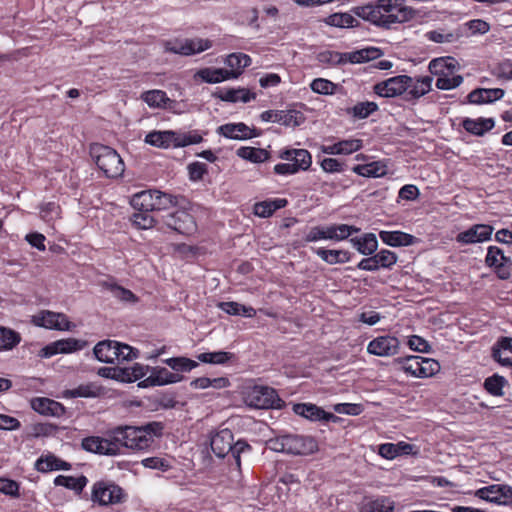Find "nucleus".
<instances>
[{
  "instance_id": "f257e3e1",
  "label": "nucleus",
  "mask_w": 512,
  "mask_h": 512,
  "mask_svg": "<svg viewBox=\"0 0 512 512\" xmlns=\"http://www.w3.org/2000/svg\"><path fill=\"white\" fill-rule=\"evenodd\" d=\"M163 424L150 422L142 426H117L105 432L104 436H88L82 439V448L91 453L117 456L123 448L132 450L148 449L155 437L162 435Z\"/></svg>"
},
{
  "instance_id": "f03ea898",
  "label": "nucleus",
  "mask_w": 512,
  "mask_h": 512,
  "mask_svg": "<svg viewBox=\"0 0 512 512\" xmlns=\"http://www.w3.org/2000/svg\"><path fill=\"white\" fill-rule=\"evenodd\" d=\"M351 11L359 18L384 29L414 19L417 11L405 4V0H377L366 5L355 6Z\"/></svg>"
},
{
  "instance_id": "7ed1b4c3",
  "label": "nucleus",
  "mask_w": 512,
  "mask_h": 512,
  "mask_svg": "<svg viewBox=\"0 0 512 512\" xmlns=\"http://www.w3.org/2000/svg\"><path fill=\"white\" fill-rule=\"evenodd\" d=\"M267 446L275 452L308 455L318 450L317 441L310 436L287 434L268 440Z\"/></svg>"
},
{
  "instance_id": "20e7f679",
  "label": "nucleus",
  "mask_w": 512,
  "mask_h": 512,
  "mask_svg": "<svg viewBox=\"0 0 512 512\" xmlns=\"http://www.w3.org/2000/svg\"><path fill=\"white\" fill-rule=\"evenodd\" d=\"M383 51L378 47H365L352 52L341 53L337 51L325 50L317 55L319 62L333 66L351 64H361L380 58Z\"/></svg>"
},
{
  "instance_id": "39448f33",
  "label": "nucleus",
  "mask_w": 512,
  "mask_h": 512,
  "mask_svg": "<svg viewBox=\"0 0 512 512\" xmlns=\"http://www.w3.org/2000/svg\"><path fill=\"white\" fill-rule=\"evenodd\" d=\"M90 155L97 167L108 178L122 176L125 165L117 151L109 146L94 143L90 146Z\"/></svg>"
},
{
  "instance_id": "423d86ee",
  "label": "nucleus",
  "mask_w": 512,
  "mask_h": 512,
  "mask_svg": "<svg viewBox=\"0 0 512 512\" xmlns=\"http://www.w3.org/2000/svg\"><path fill=\"white\" fill-rule=\"evenodd\" d=\"M359 232V228L347 224H333L329 226L312 227L305 236L307 242L318 240L341 241L347 239L353 233Z\"/></svg>"
},
{
  "instance_id": "0eeeda50",
  "label": "nucleus",
  "mask_w": 512,
  "mask_h": 512,
  "mask_svg": "<svg viewBox=\"0 0 512 512\" xmlns=\"http://www.w3.org/2000/svg\"><path fill=\"white\" fill-rule=\"evenodd\" d=\"M246 401L257 409H280L284 404L276 390L267 386H254L247 394Z\"/></svg>"
},
{
  "instance_id": "6e6552de",
  "label": "nucleus",
  "mask_w": 512,
  "mask_h": 512,
  "mask_svg": "<svg viewBox=\"0 0 512 512\" xmlns=\"http://www.w3.org/2000/svg\"><path fill=\"white\" fill-rule=\"evenodd\" d=\"M125 494L121 487L108 481H98L92 487L91 500L99 505L118 504Z\"/></svg>"
},
{
  "instance_id": "1a4fd4ad",
  "label": "nucleus",
  "mask_w": 512,
  "mask_h": 512,
  "mask_svg": "<svg viewBox=\"0 0 512 512\" xmlns=\"http://www.w3.org/2000/svg\"><path fill=\"white\" fill-rule=\"evenodd\" d=\"M163 223L180 234L190 235L196 230L193 216L185 210H176L162 216Z\"/></svg>"
},
{
  "instance_id": "9d476101",
  "label": "nucleus",
  "mask_w": 512,
  "mask_h": 512,
  "mask_svg": "<svg viewBox=\"0 0 512 512\" xmlns=\"http://www.w3.org/2000/svg\"><path fill=\"white\" fill-rule=\"evenodd\" d=\"M475 495L488 502L499 505L512 504V487L505 484H492L478 489Z\"/></svg>"
},
{
  "instance_id": "9b49d317",
  "label": "nucleus",
  "mask_w": 512,
  "mask_h": 512,
  "mask_svg": "<svg viewBox=\"0 0 512 512\" xmlns=\"http://www.w3.org/2000/svg\"><path fill=\"white\" fill-rule=\"evenodd\" d=\"M212 46V42L208 39L194 38V39H183L167 42L166 50L181 54V55H193L203 52Z\"/></svg>"
},
{
  "instance_id": "f8f14e48",
  "label": "nucleus",
  "mask_w": 512,
  "mask_h": 512,
  "mask_svg": "<svg viewBox=\"0 0 512 512\" xmlns=\"http://www.w3.org/2000/svg\"><path fill=\"white\" fill-rule=\"evenodd\" d=\"M485 262L489 267L495 269L500 279L506 280L510 277L512 260L505 256L504 252L497 246L488 247Z\"/></svg>"
},
{
  "instance_id": "ddd939ff",
  "label": "nucleus",
  "mask_w": 512,
  "mask_h": 512,
  "mask_svg": "<svg viewBox=\"0 0 512 512\" xmlns=\"http://www.w3.org/2000/svg\"><path fill=\"white\" fill-rule=\"evenodd\" d=\"M410 82V76L398 75L377 83L374 92L381 97H396L405 93Z\"/></svg>"
},
{
  "instance_id": "4468645a",
  "label": "nucleus",
  "mask_w": 512,
  "mask_h": 512,
  "mask_svg": "<svg viewBox=\"0 0 512 512\" xmlns=\"http://www.w3.org/2000/svg\"><path fill=\"white\" fill-rule=\"evenodd\" d=\"M400 341L395 336H378L367 346L368 353L380 357H391L399 353Z\"/></svg>"
},
{
  "instance_id": "2eb2a0df",
  "label": "nucleus",
  "mask_w": 512,
  "mask_h": 512,
  "mask_svg": "<svg viewBox=\"0 0 512 512\" xmlns=\"http://www.w3.org/2000/svg\"><path fill=\"white\" fill-rule=\"evenodd\" d=\"M397 259L394 252L383 249L371 257L362 259L357 267L365 271H377L380 268L390 269L395 265Z\"/></svg>"
},
{
  "instance_id": "dca6fc26",
  "label": "nucleus",
  "mask_w": 512,
  "mask_h": 512,
  "mask_svg": "<svg viewBox=\"0 0 512 512\" xmlns=\"http://www.w3.org/2000/svg\"><path fill=\"white\" fill-rule=\"evenodd\" d=\"M32 322L40 327L56 330H69L70 322L63 313L48 310L41 311L32 317Z\"/></svg>"
},
{
  "instance_id": "f3484780",
  "label": "nucleus",
  "mask_w": 512,
  "mask_h": 512,
  "mask_svg": "<svg viewBox=\"0 0 512 512\" xmlns=\"http://www.w3.org/2000/svg\"><path fill=\"white\" fill-rule=\"evenodd\" d=\"M86 342L75 338H67L52 342L43 347L39 356L49 358L59 353H72L85 347Z\"/></svg>"
},
{
  "instance_id": "a211bd4d",
  "label": "nucleus",
  "mask_w": 512,
  "mask_h": 512,
  "mask_svg": "<svg viewBox=\"0 0 512 512\" xmlns=\"http://www.w3.org/2000/svg\"><path fill=\"white\" fill-rule=\"evenodd\" d=\"M262 121L277 122L285 126H299L305 121L303 113L296 110H267L260 115Z\"/></svg>"
},
{
  "instance_id": "6ab92c4d",
  "label": "nucleus",
  "mask_w": 512,
  "mask_h": 512,
  "mask_svg": "<svg viewBox=\"0 0 512 512\" xmlns=\"http://www.w3.org/2000/svg\"><path fill=\"white\" fill-rule=\"evenodd\" d=\"M493 227L487 224H475L469 229L460 232L456 241L461 244H474L487 241L491 238Z\"/></svg>"
},
{
  "instance_id": "aec40b11",
  "label": "nucleus",
  "mask_w": 512,
  "mask_h": 512,
  "mask_svg": "<svg viewBox=\"0 0 512 512\" xmlns=\"http://www.w3.org/2000/svg\"><path fill=\"white\" fill-rule=\"evenodd\" d=\"M183 380V376L179 373L170 372L163 367H155L151 374L139 383L140 387L163 386L167 384L177 383Z\"/></svg>"
},
{
  "instance_id": "412c9836",
  "label": "nucleus",
  "mask_w": 512,
  "mask_h": 512,
  "mask_svg": "<svg viewBox=\"0 0 512 512\" xmlns=\"http://www.w3.org/2000/svg\"><path fill=\"white\" fill-rule=\"evenodd\" d=\"M234 436L230 429H221L214 433L210 439V446L213 453L219 457L224 458L232 450Z\"/></svg>"
},
{
  "instance_id": "4be33fe9",
  "label": "nucleus",
  "mask_w": 512,
  "mask_h": 512,
  "mask_svg": "<svg viewBox=\"0 0 512 512\" xmlns=\"http://www.w3.org/2000/svg\"><path fill=\"white\" fill-rule=\"evenodd\" d=\"M293 411L306 419L312 421H330L335 420L337 417L332 414L325 412L322 408L312 403H298L293 406Z\"/></svg>"
},
{
  "instance_id": "5701e85b",
  "label": "nucleus",
  "mask_w": 512,
  "mask_h": 512,
  "mask_svg": "<svg viewBox=\"0 0 512 512\" xmlns=\"http://www.w3.org/2000/svg\"><path fill=\"white\" fill-rule=\"evenodd\" d=\"M432 81L433 79L430 76L415 79L411 77V82L404 93V100L414 102L427 94L431 90Z\"/></svg>"
},
{
  "instance_id": "b1692460",
  "label": "nucleus",
  "mask_w": 512,
  "mask_h": 512,
  "mask_svg": "<svg viewBox=\"0 0 512 512\" xmlns=\"http://www.w3.org/2000/svg\"><path fill=\"white\" fill-rule=\"evenodd\" d=\"M31 407L45 416L61 417L65 413V407L61 403L45 397L32 399Z\"/></svg>"
},
{
  "instance_id": "393cba45",
  "label": "nucleus",
  "mask_w": 512,
  "mask_h": 512,
  "mask_svg": "<svg viewBox=\"0 0 512 512\" xmlns=\"http://www.w3.org/2000/svg\"><path fill=\"white\" fill-rule=\"evenodd\" d=\"M492 357L500 365L512 367V338L501 337L492 348Z\"/></svg>"
},
{
  "instance_id": "a878e982",
  "label": "nucleus",
  "mask_w": 512,
  "mask_h": 512,
  "mask_svg": "<svg viewBox=\"0 0 512 512\" xmlns=\"http://www.w3.org/2000/svg\"><path fill=\"white\" fill-rule=\"evenodd\" d=\"M217 132L226 138L239 140L249 139L259 135L258 133H252L253 130L244 123L224 124L218 127Z\"/></svg>"
},
{
  "instance_id": "bb28decb",
  "label": "nucleus",
  "mask_w": 512,
  "mask_h": 512,
  "mask_svg": "<svg viewBox=\"0 0 512 512\" xmlns=\"http://www.w3.org/2000/svg\"><path fill=\"white\" fill-rule=\"evenodd\" d=\"M504 93V90L501 88H477L468 94L467 100L471 104L492 103L501 99Z\"/></svg>"
},
{
  "instance_id": "cd10ccee",
  "label": "nucleus",
  "mask_w": 512,
  "mask_h": 512,
  "mask_svg": "<svg viewBox=\"0 0 512 512\" xmlns=\"http://www.w3.org/2000/svg\"><path fill=\"white\" fill-rule=\"evenodd\" d=\"M140 99L151 108L171 109V105L175 104V101L170 99L166 92L158 89L143 92Z\"/></svg>"
},
{
  "instance_id": "c85d7f7f",
  "label": "nucleus",
  "mask_w": 512,
  "mask_h": 512,
  "mask_svg": "<svg viewBox=\"0 0 512 512\" xmlns=\"http://www.w3.org/2000/svg\"><path fill=\"white\" fill-rule=\"evenodd\" d=\"M145 143L162 149H167L170 146L176 147L175 131H151L144 139Z\"/></svg>"
},
{
  "instance_id": "c756f323",
  "label": "nucleus",
  "mask_w": 512,
  "mask_h": 512,
  "mask_svg": "<svg viewBox=\"0 0 512 512\" xmlns=\"http://www.w3.org/2000/svg\"><path fill=\"white\" fill-rule=\"evenodd\" d=\"M119 342L113 340H104L96 344L94 347L95 357L105 363H114L117 359V350Z\"/></svg>"
},
{
  "instance_id": "7c9ffc66",
  "label": "nucleus",
  "mask_w": 512,
  "mask_h": 512,
  "mask_svg": "<svg viewBox=\"0 0 512 512\" xmlns=\"http://www.w3.org/2000/svg\"><path fill=\"white\" fill-rule=\"evenodd\" d=\"M197 76L207 83H219L227 79H236L239 73L223 68H204L197 72Z\"/></svg>"
},
{
  "instance_id": "2f4dec72",
  "label": "nucleus",
  "mask_w": 512,
  "mask_h": 512,
  "mask_svg": "<svg viewBox=\"0 0 512 512\" xmlns=\"http://www.w3.org/2000/svg\"><path fill=\"white\" fill-rule=\"evenodd\" d=\"M495 122L492 118H464L462 127L470 134L475 136H483L486 132L493 129Z\"/></svg>"
},
{
  "instance_id": "473e14b6",
  "label": "nucleus",
  "mask_w": 512,
  "mask_h": 512,
  "mask_svg": "<svg viewBox=\"0 0 512 512\" xmlns=\"http://www.w3.org/2000/svg\"><path fill=\"white\" fill-rule=\"evenodd\" d=\"M356 15L350 10L345 13H333L324 19V23L338 28H355L360 26Z\"/></svg>"
},
{
  "instance_id": "72a5a7b5",
  "label": "nucleus",
  "mask_w": 512,
  "mask_h": 512,
  "mask_svg": "<svg viewBox=\"0 0 512 512\" xmlns=\"http://www.w3.org/2000/svg\"><path fill=\"white\" fill-rule=\"evenodd\" d=\"M379 237L386 245L409 246L414 243L415 237L402 231H381Z\"/></svg>"
},
{
  "instance_id": "f704fd0d",
  "label": "nucleus",
  "mask_w": 512,
  "mask_h": 512,
  "mask_svg": "<svg viewBox=\"0 0 512 512\" xmlns=\"http://www.w3.org/2000/svg\"><path fill=\"white\" fill-rule=\"evenodd\" d=\"M35 467L40 472H49L52 470H70L71 464L53 454H49L41 456L36 461Z\"/></svg>"
},
{
  "instance_id": "c9c22d12",
  "label": "nucleus",
  "mask_w": 512,
  "mask_h": 512,
  "mask_svg": "<svg viewBox=\"0 0 512 512\" xmlns=\"http://www.w3.org/2000/svg\"><path fill=\"white\" fill-rule=\"evenodd\" d=\"M459 64L453 57H440L430 61L428 69L431 74L440 77L452 70H458Z\"/></svg>"
},
{
  "instance_id": "e433bc0d",
  "label": "nucleus",
  "mask_w": 512,
  "mask_h": 512,
  "mask_svg": "<svg viewBox=\"0 0 512 512\" xmlns=\"http://www.w3.org/2000/svg\"><path fill=\"white\" fill-rule=\"evenodd\" d=\"M216 97L226 102H238L241 101L243 103H247L252 99H255V93H251L246 88H238V89H226L216 93Z\"/></svg>"
},
{
  "instance_id": "4c0bfd02",
  "label": "nucleus",
  "mask_w": 512,
  "mask_h": 512,
  "mask_svg": "<svg viewBox=\"0 0 512 512\" xmlns=\"http://www.w3.org/2000/svg\"><path fill=\"white\" fill-rule=\"evenodd\" d=\"M287 203V200L284 198H276L274 200L258 202L254 205V214L262 218H267L270 217L276 210L285 207Z\"/></svg>"
},
{
  "instance_id": "58836bf2",
  "label": "nucleus",
  "mask_w": 512,
  "mask_h": 512,
  "mask_svg": "<svg viewBox=\"0 0 512 512\" xmlns=\"http://www.w3.org/2000/svg\"><path fill=\"white\" fill-rule=\"evenodd\" d=\"M87 483L88 479L84 475L79 477L58 475L54 479V484L56 486H63L67 489L73 490L76 494H80Z\"/></svg>"
},
{
  "instance_id": "ea45409f",
  "label": "nucleus",
  "mask_w": 512,
  "mask_h": 512,
  "mask_svg": "<svg viewBox=\"0 0 512 512\" xmlns=\"http://www.w3.org/2000/svg\"><path fill=\"white\" fill-rule=\"evenodd\" d=\"M154 193L155 190H145L135 194L131 205L138 211H154Z\"/></svg>"
},
{
  "instance_id": "a19ab883",
  "label": "nucleus",
  "mask_w": 512,
  "mask_h": 512,
  "mask_svg": "<svg viewBox=\"0 0 512 512\" xmlns=\"http://www.w3.org/2000/svg\"><path fill=\"white\" fill-rule=\"evenodd\" d=\"M420 361H422V357L420 356H408L395 359V362L400 365L405 373L422 378V363Z\"/></svg>"
},
{
  "instance_id": "79ce46f5",
  "label": "nucleus",
  "mask_w": 512,
  "mask_h": 512,
  "mask_svg": "<svg viewBox=\"0 0 512 512\" xmlns=\"http://www.w3.org/2000/svg\"><path fill=\"white\" fill-rule=\"evenodd\" d=\"M316 254L328 264L345 263L350 260V252L345 250H328L325 248H318Z\"/></svg>"
},
{
  "instance_id": "37998d69",
  "label": "nucleus",
  "mask_w": 512,
  "mask_h": 512,
  "mask_svg": "<svg viewBox=\"0 0 512 512\" xmlns=\"http://www.w3.org/2000/svg\"><path fill=\"white\" fill-rule=\"evenodd\" d=\"M237 155L253 163H262L270 158V153L266 149L255 147H240Z\"/></svg>"
},
{
  "instance_id": "c03bdc74",
  "label": "nucleus",
  "mask_w": 512,
  "mask_h": 512,
  "mask_svg": "<svg viewBox=\"0 0 512 512\" xmlns=\"http://www.w3.org/2000/svg\"><path fill=\"white\" fill-rule=\"evenodd\" d=\"M351 242L363 255H372L378 247L376 236L372 233L365 234L362 238H353Z\"/></svg>"
},
{
  "instance_id": "a18cd8bd",
  "label": "nucleus",
  "mask_w": 512,
  "mask_h": 512,
  "mask_svg": "<svg viewBox=\"0 0 512 512\" xmlns=\"http://www.w3.org/2000/svg\"><path fill=\"white\" fill-rule=\"evenodd\" d=\"M218 307L229 315H243L252 318L256 315V310L251 306H245L237 302H220Z\"/></svg>"
},
{
  "instance_id": "49530a36",
  "label": "nucleus",
  "mask_w": 512,
  "mask_h": 512,
  "mask_svg": "<svg viewBox=\"0 0 512 512\" xmlns=\"http://www.w3.org/2000/svg\"><path fill=\"white\" fill-rule=\"evenodd\" d=\"M352 171L364 177H380L386 173V166L379 161L363 165H356Z\"/></svg>"
},
{
  "instance_id": "de8ad7c7",
  "label": "nucleus",
  "mask_w": 512,
  "mask_h": 512,
  "mask_svg": "<svg viewBox=\"0 0 512 512\" xmlns=\"http://www.w3.org/2000/svg\"><path fill=\"white\" fill-rule=\"evenodd\" d=\"M191 387L195 389H206L212 387L214 389L226 388L230 385L229 379L226 377L208 378L199 377L191 382Z\"/></svg>"
},
{
  "instance_id": "09e8293b",
  "label": "nucleus",
  "mask_w": 512,
  "mask_h": 512,
  "mask_svg": "<svg viewBox=\"0 0 512 512\" xmlns=\"http://www.w3.org/2000/svg\"><path fill=\"white\" fill-rule=\"evenodd\" d=\"M225 64L230 67L229 71L238 72L240 76L244 68L251 64V58L244 53H231L226 57Z\"/></svg>"
},
{
  "instance_id": "8fccbe9b",
  "label": "nucleus",
  "mask_w": 512,
  "mask_h": 512,
  "mask_svg": "<svg viewBox=\"0 0 512 512\" xmlns=\"http://www.w3.org/2000/svg\"><path fill=\"white\" fill-rule=\"evenodd\" d=\"M103 287L109 290L112 295L119 299L120 301L126 303H136L138 301L137 296L130 290L114 283V282H104Z\"/></svg>"
},
{
  "instance_id": "3c124183",
  "label": "nucleus",
  "mask_w": 512,
  "mask_h": 512,
  "mask_svg": "<svg viewBox=\"0 0 512 512\" xmlns=\"http://www.w3.org/2000/svg\"><path fill=\"white\" fill-rule=\"evenodd\" d=\"M20 334L10 328L0 326V351L11 350L20 343Z\"/></svg>"
},
{
  "instance_id": "603ef678",
  "label": "nucleus",
  "mask_w": 512,
  "mask_h": 512,
  "mask_svg": "<svg viewBox=\"0 0 512 512\" xmlns=\"http://www.w3.org/2000/svg\"><path fill=\"white\" fill-rule=\"evenodd\" d=\"M394 502L387 497H381L366 503L361 512H392Z\"/></svg>"
},
{
  "instance_id": "864d4df0",
  "label": "nucleus",
  "mask_w": 512,
  "mask_h": 512,
  "mask_svg": "<svg viewBox=\"0 0 512 512\" xmlns=\"http://www.w3.org/2000/svg\"><path fill=\"white\" fill-rule=\"evenodd\" d=\"M457 70H452L451 73H446L436 80V87L440 90H450L458 87L463 82L461 75H456Z\"/></svg>"
},
{
  "instance_id": "5fc2aeb1",
  "label": "nucleus",
  "mask_w": 512,
  "mask_h": 512,
  "mask_svg": "<svg viewBox=\"0 0 512 512\" xmlns=\"http://www.w3.org/2000/svg\"><path fill=\"white\" fill-rule=\"evenodd\" d=\"M163 362L174 371L189 372L198 366V363L186 357H173L163 360Z\"/></svg>"
},
{
  "instance_id": "6e6d98bb",
  "label": "nucleus",
  "mask_w": 512,
  "mask_h": 512,
  "mask_svg": "<svg viewBox=\"0 0 512 512\" xmlns=\"http://www.w3.org/2000/svg\"><path fill=\"white\" fill-rule=\"evenodd\" d=\"M506 379L503 376L498 374H494L491 377H488L484 381V388L486 391L493 396H502L503 395V387L506 384Z\"/></svg>"
},
{
  "instance_id": "4d7b16f0",
  "label": "nucleus",
  "mask_w": 512,
  "mask_h": 512,
  "mask_svg": "<svg viewBox=\"0 0 512 512\" xmlns=\"http://www.w3.org/2000/svg\"><path fill=\"white\" fill-rule=\"evenodd\" d=\"M176 147H185L192 144H198L203 141V137L198 131L178 132L175 131Z\"/></svg>"
},
{
  "instance_id": "13d9d810",
  "label": "nucleus",
  "mask_w": 512,
  "mask_h": 512,
  "mask_svg": "<svg viewBox=\"0 0 512 512\" xmlns=\"http://www.w3.org/2000/svg\"><path fill=\"white\" fill-rule=\"evenodd\" d=\"M289 163L296 167L297 172L299 170H308L312 164V157L306 149H297Z\"/></svg>"
},
{
  "instance_id": "bf43d9fd",
  "label": "nucleus",
  "mask_w": 512,
  "mask_h": 512,
  "mask_svg": "<svg viewBox=\"0 0 512 512\" xmlns=\"http://www.w3.org/2000/svg\"><path fill=\"white\" fill-rule=\"evenodd\" d=\"M152 211H139L133 214L132 222L133 224L140 229H150L157 222L158 219L152 216L150 213Z\"/></svg>"
},
{
  "instance_id": "052dcab7",
  "label": "nucleus",
  "mask_w": 512,
  "mask_h": 512,
  "mask_svg": "<svg viewBox=\"0 0 512 512\" xmlns=\"http://www.w3.org/2000/svg\"><path fill=\"white\" fill-rule=\"evenodd\" d=\"M153 203L155 204L154 211H161L175 206L177 204V198L171 194L155 190Z\"/></svg>"
},
{
  "instance_id": "680f3d73",
  "label": "nucleus",
  "mask_w": 512,
  "mask_h": 512,
  "mask_svg": "<svg viewBox=\"0 0 512 512\" xmlns=\"http://www.w3.org/2000/svg\"><path fill=\"white\" fill-rule=\"evenodd\" d=\"M378 109V105L374 102H360L357 103L352 109L351 113L355 118L365 119Z\"/></svg>"
},
{
  "instance_id": "e2e57ef3",
  "label": "nucleus",
  "mask_w": 512,
  "mask_h": 512,
  "mask_svg": "<svg viewBox=\"0 0 512 512\" xmlns=\"http://www.w3.org/2000/svg\"><path fill=\"white\" fill-rule=\"evenodd\" d=\"M149 370L148 366H143L138 363H135L132 367H125L123 368V371L127 372L125 373V378L123 379V382H133L136 381L142 377H144L147 374V371Z\"/></svg>"
},
{
  "instance_id": "0e129e2a",
  "label": "nucleus",
  "mask_w": 512,
  "mask_h": 512,
  "mask_svg": "<svg viewBox=\"0 0 512 512\" xmlns=\"http://www.w3.org/2000/svg\"><path fill=\"white\" fill-rule=\"evenodd\" d=\"M141 464L145 468L156 469L163 472L168 471L171 468V463L169 460L161 457H148L141 461Z\"/></svg>"
},
{
  "instance_id": "69168bd1",
  "label": "nucleus",
  "mask_w": 512,
  "mask_h": 512,
  "mask_svg": "<svg viewBox=\"0 0 512 512\" xmlns=\"http://www.w3.org/2000/svg\"><path fill=\"white\" fill-rule=\"evenodd\" d=\"M252 447L245 440L233 442L231 454L238 469L241 467V455L249 453Z\"/></svg>"
},
{
  "instance_id": "338daca9",
  "label": "nucleus",
  "mask_w": 512,
  "mask_h": 512,
  "mask_svg": "<svg viewBox=\"0 0 512 512\" xmlns=\"http://www.w3.org/2000/svg\"><path fill=\"white\" fill-rule=\"evenodd\" d=\"M426 37L435 43H451L457 41L460 37L458 33H442L440 31H429Z\"/></svg>"
},
{
  "instance_id": "774afa93",
  "label": "nucleus",
  "mask_w": 512,
  "mask_h": 512,
  "mask_svg": "<svg viewBox=\"0 0 512 512\" xmlns=\"http://www.w3.org/2000/svg\"><path fill=\"white\" fill-rule=\"evenodd\" d=\"M19 488V484L16 481L7 478H0L1 493L17 498L20 495Z\"/></svg>"
}]
</instances>
